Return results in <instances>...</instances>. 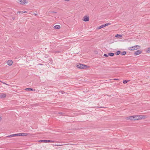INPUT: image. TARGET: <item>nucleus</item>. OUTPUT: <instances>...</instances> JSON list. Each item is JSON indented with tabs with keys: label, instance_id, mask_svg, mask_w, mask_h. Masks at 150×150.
<instances>
[{
	"label": "nucleus",
	"instance_id": "f257e3e1",
	"mask_svg": "<svg viewBox=\"0 0 150 150\" xmlns=\"http://www.w3.org/2000/svg\"><path fill=\"white\" fill-rule=\"evenodd\" d=\"M140 48V46L139 45H135L129 47L128 49L129 50H134L137 49H139Z\"/></svg>",
	"mask_w": 150,
	"mask_h": 150
},
{
	"label": "nucleus",
	"instance_id": "f03ea898",
	"mask_svg": "<svg viewBox=\"0 0 150 150\" xmlns=\"http://www.w3.org/2000/svg\"><path fill=\"white\" fill-rule=\"evenodd\" d=\"M76 67L79 69H86L88 66L81 64H79L76 65Z\"/></svg>",
	"mask_w": 150,
	"mask_h": 150
},
{
	"label": "nucleus",
	"instance_id": "7ed1b4c3",
	"mask_svg": "<svg viewBox=\"0 0 150 150\" xmlns=\"http://www.w3.org/2000/svg\"><path fill=\"white\" fill-rule=\"evenodd\" d=\"M39 141L41 142H45V143H47V142L54 143V141L50 140H40Z\"/></svg>",
	"mask_w": 150,
	"mask_h": 150
},
{
	"label": "nucleus",
	"instance_id": "20e7f679",
	"mask_svg": "<svg viewBox=\"0 0 150 150\" xmlns=\"http://www.w3.org/2000/svg\"><path fill=\"white\" fill-rule=\"evenodd\" d=\"M17 134V136H26L28 134L26 133H18Z\"/></svg>",
	"mask_w": 150,
	"mask_h": 150
},
{
	"label": "nucleus",
	"instance_id": "39448f33",
	"mask_svg": "<svg viewBox=\"0 0 150 150\" xmlns=\"http://www.w3.org/2000/svg\"><path fill=\"white\" fill-rule=\"evenodd\" d=\"M19 2L21 4H24L28 3L26 0H18Z\"/></svg>",
	"mask_w": 150,
	"mask_h": 150
},
{
	"label": "nucleus",
	"instance_id": "423d86ee",
	"mask_svg": "<svg viewBox=\"0 0 150 150\" xmlns=\"http://www.w3.org/2000/svg\"><path fill=\"white\" fill-rule=\"evenodd\" d=\"M142 52V51L141 50H138L134 52V54L135 55H137L141 54Z\"/></svg>",
	"mask_w": 150,
	"mask_h": 150
},
{
	"label": "nucleus",
	"instance_id": "0eeeda50",
	"mask_svg": "<svg viewBox=\"0 0 150 150\" xmlns=\"http://www.w3.org/2000/svg\"><path fill=\"white\" fill-rule=\"evenodd\" d=\"M17 134H12L9 135H8L6 137L10 138L13 137H14L17 136Z\"/></svg>",
	"mask_w": 150,
	"mask_h": 150
},
{
	"label": "nucleus",
	"instance_id": "6e6552de",
	"mask_svg": "<svg viewBox=\"0 0 150 150\" xmlns=\"http://www.w3.org/2000/svg\"><path fill=\"white\" fill-rule=\"evenodd\" d=\"M6 96V93H1L0 94V97L1 98H5Z\"/></svg>",
	"mask_w": 150,
	"mask_h": 150
},
{
	"label": "nucleus",
	"instance_id": "1a4fd4ad",
	"mask_svg": "<svg viewBox=\"0 0 150 150\" xmlns=\"http://www.w3.org/2000/svg\"><path fill=\"white\" fill-rule=\"evenodd\" d=\"M126 119L128 120H134L133 116H131L126 118Z\"/></svg>",
	"mask_w": 150,
	"mask_h": 150
},
{
	"label": "nucleus",
	"instance_id": "9d476101",
	"mask_svg": "<svg viewBox=\"0 0 150 150\" xmlns=\"http://www.w3.org/2000/svg\"><path fill=\"white\" fill-rule=\"evenodd\" d=\"M138 120L141 119L143 118H145L146 116L144 115H137Z\"/></svg>",
	"mask_w": 150,
	"mask_h": 150
},
{
	"label": "nucleus",
	"instance_id": "9b49d317",
	"mask_svg": "<svg viewBox=\"0 0 150 150\" xmlns=\"http://www.w3.org/2000/svg\"><path fill=\"white\" fill-rule=\"evenodd\" d=\"M83 20L84 21H89V18L88 17L85 16L83 17Z\"/></svg>",
	"mask_w": 150,
	"mask_h": 150
},
{
	"label": "nucleus",
	"instance_id": "f8f14e48",
	"mask_svg": "<svg viewBox=\"0 0 150 150\" xmlns=\"http://www.w3.org/2000/svg\"><path fill=\"white\" fill-rule=\"evenodd\" d=\"M12 63L13 62L12 60H9L7 62V64L9 66L11 65Z\"/></svg>",
	"mask_w": 150,
	"mask_h": 150
},
{
	"label": "nucleus",
	"instance_id": "ddd939ff",
	"mask_svg": "<svg viewBox=\"0 0 150 150\" xmlns=\"http://www.w3.org/2000/svg\"><path fill=\"white\" fill-rule=\"evenodd\" d=\"M54 28L56 29H59L60 28V26L59 25H57L54 26Z\"/></svg>",
	"mask_w": 150,
	"mask_h": 150
},
{
	"label": "nucleus",
	"instance_id": "4468645a",
	"mask_svg": "<svg viewBox=\"0 0 150 150\" xmlns=\"http://www.w3.org/2000/svg\"><path fill=\"white\" fill-rule=\"evenodd\" d=\"M133 119L134 120H138V119L137 115H135L133 116Z\"/></svg>",
	"mask_w": 150,
	"mask_h": 150
},
{
	"label": "nucleus",
	"instance_id": "2eb2a0df",
	"mask_svg": "<svg viewBox=\"0 0 150 150\" xmlns=\"http://www.w3.org/2000/svg\"><path fill=\"white\" fill-rule=\"evenodd\" d=\"M25 90L26 91H33V88H26L25 89Z\"/></svg>",
	"mask_w": 150,
	"mask_h": 150
},
{
	"label": "nucleus",
	"instance_id": "dca6fc26",
	"mask_svg": "<svg viewBox=\"0 0 150 150\" xmlns=\"http://www.w3.org/2000/svg\"><path fill=\"white\" fill-rule=\"evenodd\" d=\"M115 37L116 38H120L122 37V35H120L117 34L115 35Z\"/></svg>",
	"mask_w": 150,
	"mask_h": 150
},
{
	"label": "nucleus",
	"instance_id": "f3484780",
	"mask_svg": "<svg viewBox=\"0 0 150 150\" xmlns=\"http://www.w3.org/2000/svg\"><path fill=\"white\" fill-rule=\"evenodd\" d=\"M126 54V51H124L122 52L121 53V54L122 55H124Z\"/></svg>",
	"mask_w": 150,
	"mask_h": 150
},
{
	"label": "nucleus",
	"instance_id": "a211bd4d",
	"mask_svg": "<svg viewBox=\"0 0 150 150\" xmlns=\"http://www.w3.org/2000/svg\"><path fill=\"white\" fill-rule=\"evenodd\" d=\"M114 54L113 53H109L108 54V56H110L111 57H112L114 56Z\"/></svg>",
	"mask_w": 150,
	"mask_h": 150
},
{
	"label": "nucleus",
	"instance_id": "6ab92c4d",
	"mask_svg": "<svg viewBox=\"0 0 150 150\" xmlns=\"http://www.w3.org/2000/svg\"><path fill=\"white\" fill-rule=\"evenodd\" d=\"M104 27V26L103 25L100 26H99V27H98L97 28V29H101L102 28H103Z\"/></svg>",
	"mask_w": 150,
	"mask_h": 150
},
{
	"label": "nucleus",
	"instance_id": "aec40b11",
	"mask_svg": "<svg viewBox=\"0 0 150 150\" xmlns=\"http://www.w3.org/2000/svg\"><path fill=\"white\" fill-rule=\"evenodd\" d=\"M111 24V23H106L105 24H104V25H103L104 26V27H105L106 26H108V25H110Z\"/></svg>",
	"mask_w": 150,
	"mask_h": 150
},
{
	"label": "nucleus",
	"instance_id": "412c9836",
	"mask_svg": "<svg viewBox=\"0 0 150 150\" xmlns=\"http://www.w3.org/2000/svg\"><path fill=\"white\" fill-rule=\"evenodd\" d=\"M120 53V51H117L116 53V55H118Z\"/></svg>",
	"mask_w": 150,
	"mask_h": 150
},
{
	"label": "nucleus",
	"instance_id": "4be33fe9",
	"mask_svg": "<svg viewBox=\"0 0 150 150\" xmlns=\"http://www.w3.org/2000/svg\"><path fill=\"white\" fill-rule=\"evenodd\" d=\"M129 81L127 80H124L123 81V83L124 84H125L126 83H127Z\"/></svg>",
	"mask_w": 150,
	"mask_h": 150
},
{
	"label": "nucleus",
	"instance_id": "5701e85b",
	"mask_svg": "<svg viewBox=\"0 0 150 150\" xmlns=\"http://www.w3.org/2000/svg\"><path fill=\"white\" fill-rule=\"evenodd\" d=\"M147 52L148 53L150 52V48H149L148 49V50H147Z\"/></svg>",
	"mask_w": 150,
	"mask_h": 150
},
{
	"label": "nucleus",
	"instance_id": "b1692460",
	"mask_svg": "<svg viewBox=\"0 0 150 150\" xmlns=\"http://www.w3.org/2000/svg\"><path fill=\"white\" fill-rule=\"evenodd\" d=\"M104 56H105V57H108V55L106 54H104Z\"/></svg>",
	"mask_w": 150,
	"mask_h": 150
},
{
	"label": "nucleus",
	"instance_id": "393cba45",
	"mask_svg": "<svg viewBox=\"0 0 150 150\" xmlns=\"http://www.w3.org/2000/svg\"><path fill=\"white\" fill-rule=\"evenodd\" d=\"M59 114H61V115H62L63 114V113L62 112H59V113H58Z\"/></svg>",
	"mask_w": 150,
	"mask_h": 150
},
{
	"label": "nucleus",
	"instance_id": "a878e982",
	"mask_svg": "<svg viewBox=\"0 0 150 150\" xmlns=\"http://www.w3.org/2000/svg\"><path fill=\"white\" fill-rule=\"evenodd\" d=\"M23 11H20L19 12V13H23Z\"/></svg>",
	"mask_w": 150,
	"mask_h": 150
},
{
	"label": "nucleus",
	"instance_id": "bb28decb",
	"mask_svg": "<svg viewBox=\"0 0 150 150\" xmlns=\"http://www.w3.org/2000/svg\"><path fill=\"white\" fill-rule=\"evenodd\" d=\"M61 93H62V94H63L64 93V92L63 91H62Z\"/></svg>",
	"mask_w": 150,
	"mask_h": 150
},
{
	"label": "nucleus",
	"instance_id": "cd10ccee",
	"mask_svg": "<svg viewBox=\"0 0 150 150\" xmlns=\"http://www.w3.org/2000/svg\"><path fill=\"white\" fill-rule=\"evenodd\" d=\"M27 13V12L26 11H24L23 12V13Z\"/></svg>",
	"mask_w": 150,
	"mask_h": 150
},
{
	"label": "nucleus",
	"instance_id": "c85d7f7f",
	"mask_svg": "<svg viewBox=\"0 0 150 150\" xmlns=\"http://www.w3.org/2000/svg\"><path fill=\"white\" fill-rule=\"evenodd\" d=\"M114 80H118V79H114Z\"/></svg>",
	"mask_w": 150,
	"mask_h": 150
},
{
	"label": "nucleus",
	"instance_id": "c756f323",
	"mask_svg": "<svg viewBox=\"0 0 150 150\" xmlns=\"http://www.w3.org/2000/svg\"><path fill=\"white\" fill-rule=\"evenodd\" d=\"M70 0H64V1H69Z\"/></svg>",
	"mask_w": 150,
	"mask_h": 150
},
{
	"label": "nucleus",
	"instance_id": "7c9ffc66",
	"mask_svg": "<svg viewBox=\"0 0 150 150\" xmlns=\"http://www.w3.org/2000/svg\"><path fill=\"white\" fill-rule=\"evenodd\" d=\"M34 14L35 15H37V14L36 13H34Z\"/></svg>",
	"mask_w": 150,
	"mask_h": 150
},
{
	"label": "nucleus",
	"instance_id": "2f4dec72",
	"mask_svg": "<svg viewBox=\"0 0 150 150\" xmlns=\"http://www.w3.org/2000/svg\"><path fill=\"white\" fill-rule=\"evenodd\" d=\"M1 119V117H0V120Z\"/></svg>",
	"mask_w": 150,
	"mask_h": 150
}]
</instances>
